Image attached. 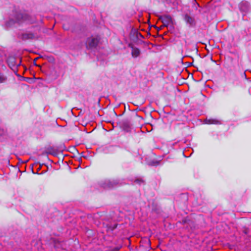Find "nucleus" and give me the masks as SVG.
<instances>
[{
  "instance_id": "nucleus-1",
  "label": "nucleus",
  "mask_w": 251,
  "mask_h": 251,
  "mask_svg": "<svg viewBox=\"0 0 251 251\" xmlns=\"http://www.w3.org/2000/svg\"><path fill=\"white\" fill-rule=\"evenodd\" d=\"M15 22H14V20L11 19L7 23L6 25L7 26H12L15 22L21 23L23 21H26L28 23H32L33 22L31 21L30 20L31 17L27 14L25 13H18L15 16Z\"/></svg>"
},
{
  "instance_id": "nucleus-11",
  "label": "nucleus",
  "mask_w": 251,
  "mask_h": 251,
  "mask_svg": "<svg viewBox=\"0 0 251 251\" xmlns=\"http://www.w3.org/2000/svg\"><path fill=\"white\" fill-rule=\"evenodd\" d=\"M63 28L65 30H67L68 29V28H66L64 25H63Z\"/></svg>"
},
{
  "instance_id": "nucleus-4",
  "label": "nucleus",
  "mask_w": 251,
  "mask_h": 251,
  "mask_svg": "<svg viewBox=\"0 0 251 251\" xmlns=\"http://www.w3.org/2000/svg\"><path fill=\"white\" fill-rule=\"evenodd\" d=\"M185 20L190 26H194L195 25L194 19L189 15H186L185 16Z\"/></svg>"
},
{
  "instance_id": "nucleus-8",
  "label": "nucleus",
  "mask_w": 251,
  "mask_h": 251,
  "mask_svg": "<svg viewBox=\"0 0 251 251\" xmlns=\"http://www.w3.org/2000/svg\"><path fill=\"white\" fill-rule=\"evenodd\" d=\"M6 77L3 75H0V83H2L5 81Z\"/></svg>"
},
{
  "instance_id": "nucleus-10",
  "label": "nucleus",
  "mask_w": 251,
  "mask_h": 251,
  "mask_svg": "<svg viewBox=\"0 0 251 251\" xmlns=\"http://www.w3.org/2000/svg\"><path fill=\"white\" fill-rule=\"evenodd\" d=\"M3 55V52H2V51L0 50V62L2 60Z\"/></svg>"
},
{
  "instance_id": "nucleus-9",
  "label": "nucleus",
  "mask_w": 251,
  "mask_h": 251,
  "mask_svg": "<svg viewBox=\"0 0 251 251\" xmlns=\"http://www.w3.org/2000/svg\"><path fill=\"white\" fill-rule=\"evenodd\" d=\"M135 183H137V184H141L142 183H144V181L143 180H142V179H140V178H137L136 179L135 181H134Z\"/></svg>"
},
{
  "instance_id": "nucleus-5",
  "label": "nucleus",
  "mask_w": 251,
  "mask_h": 251,
  "mask_svg": "<svg viewBox=\"0 0 251 251\" xmlns=\"http://www.w3.org/2000/svg\"><path fill=\"white\" fill-rule=\"evenodd\" d=\"M131 54L133 57L136 58L138 57L140 54V50L139 49L137 48H134L133 47H131Z\"/></svg>"
},
{
  "instance_id": "nucleus-6",
  "label": "nucleus",
  "mask_w": 251,
  "mask_h": 251,
  "mask_svg": "<svg viewBox=\"0 0 251 251\" xmlns=\"http://www.w3.org/2000/svg\"><path fill=\"white\" fill-rule=\"evenodd\" d=\"M206 123L207 124L218 125L221 124V122L219 120L216 119H209L206 120Z\"/></svg>"
},
{
  "instance_id": "nucleus-13",
  "label": "nucleus",
  "mask_w": 251,
  "mask_h": 251,
  "mask_svg": "<svg viewBox=\"0 0 251 251\" xmlns=\"http://www.w3.org/2000/svg\"><path fill=\"white\" fill-rule=\"evenodd\" d=\"M119 250V249H117L116 251H117Z\"/></svg>"
},
{
  "instance_id": "nucleus-3",
  "label": "nucleus",
  "mask_w": 251,
  "mask_h": 251,
  "mask_svg": "<svg viewBox=\"0 0 251 251\" xmlns=\"http://www.w3.org/2000/svg\"><path fill=\"white\" fill-rule=\"evenodd\" d=\"M162 23L164 26H167L172 23V18L169 16H164L162 18Z\"/></svg>"
},
{
  "instance_id": "nucleus-2",
  "label": "nucleus",
  "mask_w": 251,
  "mask_h": 251,
  "mask_svg": "<svg viewBox=\"0 0 251 251\" xmlns=\"http://www.w3.org/2000/svg\"><path fill=\"white\" fill-rule=\"evenodd\" d=\"M100 38L98 36H91L87 39L86 41V47L89 49L95 48L98 45Z\"/></svg>"
},
{
  "instance_id": "nucleus-12",
  "label": "nucleus",
  "mask_w": 251,
  "mask_h": 251,
  "mask_svg": "<svg viewBox=\"0 0 251 251\" xmlns=\"http://www.w3.org/2000/svg\"><path fill=\"white\" fill-rule=\"evenodd\" d=\"M111 187V186L110 185H108V186H107V187H108V188H110Z\"/></svg>"
},
{
  "instance_id": "nucleus-7",
  "label": "nucleus",
  "mask_w": 251,
  "mask_h": 251,
  "mask_svg": "<svg viewBox=\"0 0 251 251\" xmlns=\"http://www.w3.org/2000/svg\"><path fill=\"white\" fill-rule=\"evenodd\" d=\"M32 37V35L31 34H24L23 35V39H29V38H30L31 37Z\"/></svg>"
}]
</instances>
